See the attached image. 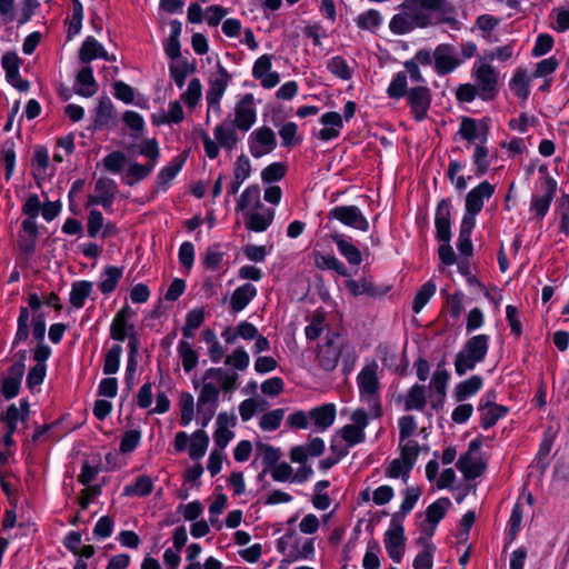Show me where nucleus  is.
I'll use <instances>...</instances> for the list:
<instances>
[{
  "instance_id": "obj_43",
  "label": "nucleus",
  "mask_w": 569,
  "mask_h": 569,
  "mask_svg": "<svg viewBox=\"0 0 569 569\" xmlns=\"http://www.w3.org/2000/svg\"><path fill=\"white\" fill-rule=\"evenodd\" d=\"M92 289L93 286L90 281L81 280L73 282L69 295L71 306L77 309L82 308Z\"/></svg>"
},
{
  "instance_id": "obj_1",
  "label": "nucleus",
  "mask_w": 569,
  "mask_h": 569,
  "mask_svg": "<svg viewBox=\"0 0 569 569\" xmlns=\"http://www.w3.org/2000/svg\"><path fill=\"white\" fill-rule=\"evenodd\" d=\"M239 376L224 368H209L204 371L200 382H193L198 390L197 413L206 427L214 416L220 390L231 392L238 387Z\"/></svg>"
},
{
  "instance_id": "obj_34",
  "label": "nucleus",
  "mask_w": 569,
  "mask_h": 569,
  "mask_svg": "<svg viewBox=\"0 0 569 569\" xmlns=\"http://www.w3.org/2000/svg\"><path fill=\"white\" fill-rule=\"evenodd\" d=\"M451 502L448 498H441L432 502L426 510V529L429 533H432L436 526L445 517Z\"/></svg>"
},
{
  "instance_id": "obj_24",
  "label": "nucleus",
  "mask_w": 569,
  "mask_h": 569,
  "mask_svg": "<svg viewBox=\"0 0 569 569\" xmlns=\"http://www.w3.org/2000/svg\"><path fill=\"white\" fill-rule=\"evenodd\" d=\"M323 451L325 441L316 437L305 445L292 447L289 456L292 462L305 463L309 458L321 456Z\"/></svg>"
},
{
  "instance_id": "obj_37",
  "label": "nucleus",
  "mask_w": 569,
  "mask_h": 569,
  "mask_svg": "<svg viewBox=\"0 0 569 569\" xmlns=\"http://www.w3.org/2000/svg\"><path fill=\"white\" fill-rule=\"evenodd\" d=\"M322 129L319 134L323 140L336 139L342 128V117L337 112H327L321 116Z\"/></svg>"
},
{
  "instance_id": "obj_25",
  "label": "nucleus",
  "mask_w": 569,
  "mask_h": 569,
  "mask_svg": "<svg viewBox=\"0 0 569 569\" xmlns=\"http://www.w3.org/2000/svg\"><path fill=\"white\" fill-rule=\"evenodd\" d=\"M337 416V408L333 403H325L309 411L310 423L318 430L325 431L330 428Z\"/></svg>"
},
{
  "instance_id": "obj_8",
  "label": "nucleus",
  "mask_w": 569,
  "mask_h": 569,
  "mask_svg": "<svg viewBox=\"0 0 569 569\" xmlns=\"http://www.w3.org/2000/svg\"><path fill=\"white\" fill-rule=\"evenodd\" d=\"M539 178L531 200V211L538 219H542L549 210L557 189V181L547 172L545 166L538 170Z\"/></svg>"
},
{
  "instance_id": "obj_19",
  "label": "nucleus",
  "mask_w": 569,
  "mask_h": 569,
  "mask_svg": "<svg viewBox=\"0 0 569 569\" xmlns=\"http://www.w3.org/2000/svg\"><path fill=\"white\" fill-rule=\"evenodd\" d=\"M234 124L242 131H248L257 119V110L254 107L253 96L244 94L234 108Z\"/></svg>"
},
{
  "instance_id": "obj_16",
  "label": "nucleus",
  "mask_w": 569,
  "mask_h": 569,
  "mask_svg": "<svg viewBox=\"0 0 569 569\" xmlns=\"http://www.w3.org/2000/svg\"><path fill=\"white\" fill-rule=\"evenodd\" d=\"M433 60L435 70L439 76L451 73L462 63L457 50L450 44L438 46L433 51Z\"/></svg>"
},
{
  "instance_id": "obj_7",
  "label": "nucleus",
  "mask_w": 569,
  "mask_h": 569,
  "mask_svg": "<svg viewBox=\"0 0 569 569\" xmlns=\"http://www.w3.org/2000/svg\"><path fill=\"white\" fill-rule=\"evenodd\" d=\"M399 448L408 451L420 452L426 446L428 438V427H419L417 419L412 415L402 416L398 420Z\"/></svg>"
},
{
  "instance_id": "obj_17",
  "label": "nucleus",
  "mask_w": 569,
  "mask_h": 569,
  "mask_svg": "<svg viewBox=\"0 0 569 569\" xmlns=\"http://www.w3.org/2000/svg\"><path fill=\"white\" fill-rule=\"evenodd\" d=\"M237 425L234 413L220 412L216 419V430L213 432L214 448L224 450L229 442L234 438L233 428Z\"/></svg>"
},
{
  "instance_id": "obj_35",
  "label": "nucleus",
  "mask_w": 569,
  "mask_h": 569,
  "mask_svg": "<svg viewBox=\"0 0 569 569\" xmlns=\"http://www.w3.org/2000/svg\"><path fill=\"white\" fill-rule=\"evenodd\" d=\"M187 154L182 153L172 161L161 169L157 177V189L158 190H167L170 182L176 178L178 172L181 170L184 161H186Z\"/></svg>"
},
{
  "instance_id": "obj_49",
  "label": "nucleus",
  "mask_w": 569,
  "mask_h": 569,
  "mask_svg": "<svg viewBox=\"0 0 569 569\" xmlns=\"http://www.w3.org/2000/svg\"><path fill=\"white\" fill-rule=\"evenodd\" d=\"M153 480L149 476H139L132 485L126 486L123 493L126 496L144 497L152 492Z\"/></svg>"
},
{
  "instance_id": "obj_48",
  "label": "nucleus",
  "mask_w": 569,
  "mask_h": 569,
  "mask_svg": "<svg viewBox=\"0 0 569 569\" xmlns=\"http://www.w3.org/2000/svg\"><path fill=\"white\" fill-rule=\"evenodd\" d=\"M177 351L186 372H189L197 367L198 353L190 342H188L187 340H181L178 343Z\"/></svg>"
},
{
  "instance_id": "obj_21",
  "label": "nucleus",
  "mask_w": 569,
  "mask_h": 569,
  "mask_svg": "<svg viewBox=\"0 0 569 569\" xmlns=\"http://www.w3.org/2000/svg\"><path fill=\"white\" fill-rule=\"evenodd\" d=\"M495 399V392L490 391L486 395V397L481 400L479 405V411L481 415V426L485 429H488L496 425L497 421L507 413V409L505 407L493 403Z\"/></svg>"
},
{
  "instance_id": "obj_11",
  "label": "nucleus",
  "mask_w": 569,
  "mask_h": 569,
  "mask_svg": "<svg viewBox=\"0 0 569 569\" xmlns=\"http://www.w3.org/2000/svg\"><path fill=\"white\" fill-rule=\"evenodd\" d=\"M140 153L149 158L150 161L147 164H140L129 160L122 177L123 182L128 186H132L148 177L153 170L159 157L157 144H146V147L140 150Z\"/></svg>"
},
{
  "instance_id": "obj_41",
  "label": "nucleus",
  "mask_w": 569,
  "mask_h": 569,
  "mask_svg": "<svg viewBox=\"0 0 569 569\" xmlns=\"http://www.w3.org/2000/svg\"><path fill=\"white\" fill-rule=\"evenodd\" d=\"M79 57L82 62H90L97 58L109 60L108 53L103 46L93 37H88L83 41Z\"/></svg>"
},
{
  "instance_id": "obj_31",
  "label": "nucleus",
  "mask_w": 569,
  "mask_h": 569,
  "mask_svg": "<svg viewBox=\"0 0 569 569\" xmlns=\"http://www.w3.org/2000/svg\"><path fill=\"white\" fill-rule=\"evenodd\" d=\"M196 61L178 59L169 63V74L174 84L181 89L186 84L188 76L196 71Z\"/></svg>"
},
{
  "instance_id": "obj_58",
  "label": "nucleus",
  "mask_w": 569,
  "mask_h": 569,
  "mask_svg": "<svg viewBox=\"0 0 569 569\" xmlns=\"http://www.w3.org/2000/svg\"><path fill=\"white\" fill-rule=\"evenodd\" d=\"M284 409L281 408L266 412L259 420V427L263 431L277 430L284 418Z\"/></svg>"
},
{
  "instance_id": "obj_54",
  "label": "nucleus",
  "mask_w": 569,
  "mask_h": 569,
  "mask_svg": "<svg viewBox=\"0 0 569 569\" xmlns=\"http://www.w3.org/2000/svg\"><path fill=\"white\" fill-rule=\"evenodd\" d=\"M128 162L129 159H127V157L119 151H114L108 154L102 160L104 169L114 174L121 173L123 171L126 172Z\"/></svg>"
},
{
  "instance_id": "obj_27",
  "label": "nucleus",
  "mask_w": 569,
  "mask_h": 569,
  "mask_svg": "<svg viewBox=\"0 0 569 569\" xmlns=\"http://www.w3.org/2000/svg\"><path fill=\"white\" fill-rule=\"evenodd\" d=\"M385 547L395 562H400L405 552V536L401 527H393L385 533Z\"/></svg>"
},
{
  "instance_id": "obj_28",
  "label": "nucleus",
  "mask_w": 569,
  "mask_h": 569,
  "mask_svg": "<svg viewBox=\"0 0 569 569\" xmlns=\"http://www.w3.org/2000/svg\"><path fill=\"white\" fill-rule=\"evenodd\" d=\"M230 82V74L227 69L218 64V71L209 81V89L206 94L207 104H211V100H221Z\"/></svg>"
},
{
  "instance_id": "obj_52",
  "label": "nucleus",
  "mask_w": 569,
  "mask_h": 569,
  "mask_svg": "<svg viewBox=\"0 0 569 569\" xmlns=\"http://www.w3.org/2000/svg\"><path fill=\"white\" fill-rule=\"evenodd\" d=\"M267 401L260 398H248L240 402L239 413L243 422L249 421L258 411L267 407Z\"/></svg>"
},
{
  "instance_id": "obj_15",
  "label": "nucleus",
  "mask_w": 569,
  "mask_h": 569,
  "mask_svg": "<svg viewBox=\"0 0 569 569\" xmlns=\"http://www.w3.org/2000/svg\"><path fill=\"white\" fill-rule=\"evenodd\" d=\"M495 192V186L483 181L471 189L466 197V213L463 218H470L476 222V216L481 211L485 200L491 198Z\"/></svg>"
},
{
  "instance_id": "obj_60",
  "label": "nucleus",
  "mask_w": 569,
  "mask_h": 569,
  "mask_svg": "<svg viewBox=\"0 0 569 569\" xmlns=\"http://www.w3.org/2000/svg\"><path fill=\"white\" fill-rule=\"evenodd\" d=\"M224 363L234 370L244 371L249 367L250 357L242 347H239L227 356Z\"/></svg>"
},
{
  "instance_id": "obj_39",
  "label": "nucleus",
  "mask_w": 569,
  "mask_h": 569,
  "mask_svg": "<svg viewBox=\"0 0 569 569\" xmlns=\"http://www.w3.org/2000/svg\"><path fill=\"white\" fill-rule=\"evenodd\" d=\"M210 439L208 433L200 429L190 436L188 455L191 460L199 461L207 452Z\"/></svg>"
},
{
  "instance_id": "obj_33",
  "label": "nucleus",
  "mask_w": 569,
  "mask_h": 569,
  "mask_svg": "<svg viewBox=\"0 0 569 569\" xmlns=\"http://www.w3.org/2000/svg\"><path fill=\"white\" fill-rule=\"evenodd\" d=\"M332 241L336 243L338 251L346 260L353 266H359L362 261L360 250L343 234L333 233Z\"/></svg>"
},
{
  "instance_id": "obj_32",
  "label": "nucleus",
  "mask_w": 569,
  "mask_h": 569,
  "mask_svg": "<svg viewBox=\"0 0 569 569\" xmlns=\"http://www.w3.org/2000/svg\"><path fill=\"white\" fill-rule=\"evenodd\" d=\"M132 315L129 307H123L117 312L110 326V335L113 340L123 341L127 338L128 330L132 329V326L129 325Z\"/></svg>"
},
{
  "instance_id": "obj_20",
  "label": "nucleus",
  "mask_w": 569,
  "mask_h": 569,
  "mask_svg": "<svg viewBox=\"0 0 569 569\" xmlns=\"http://www.w3.org/2000/svg\"><path fill=\"white\" fill-rule=\"evenodd\" d=\"M488 131L489 120L487 118H463L459 128L460 137L473 142H485L488 139Z\"/></svg>"
},
{
  "instance_id": "obj_10",
  "label": "nucleus",
  "mask_w": 569,
  "mask_h": 569,
  "mask_svg": "<svg viewBox=\"0 0 569 569\" xmlns=\"http://www.w3.org/2000/svg\"><path fill=\"white\" fill-rule=\"evenodd\" d=\"M471 77L475 80V86L479 90V97L482 99H490L493 97L498 84V72L496 69L486 61L479 58L475 61L471 69Z\"/></svg>"
},
{
  "instance_id": "obj_2",
  "label": "nucleus",
  "mask_w": 569,
  "mask_h": 569,
  "mask_svg": "<svg viewBox=\"0 0 569 569\" xmlns=\"http://www.w3.org/2000/svg\"><path fill=\"white\" fill-rule=\"evenodd\" d=\"M447 0H406L401 12L390 20L389 28L395 34H405L415 28H425L432 22L433 12H443Z\"/></svg>"
},
{
  "instance_id": "obj_47",
  "label": "nucleus",
  "mask_w": 569,
  "mask_h": 569,
  "mask_svg": "<svg viewBox=\"0 0 569 569\" xmlns=\"http://www.w3.org/2000/svg\"><path fill=\"white\" fill-rule=\"evenodd\" d=\"M114 113H113V103L110 98L102 97L99 100L96 114H94V123L98 127H104L113 122Z\"/></svg>"
},
{
  "instance_id": "obj_4",
  "label": "nucleus",
  "mask_w": 569,
  "mask_h": 569,
  "mask_svg": "<svg viewBox=\"0 0 569 569\" xmlns=\"http://www.w3.org/2000/svg\"><path fill=\"white\" fill-rule=\"evenodd\" d=\"M373 418L370 410L356 408L348 415V422L336 430L331 443L333 451H339L340 457H345L350 448H353L366 441V429L370 419Z\"/></svg>"
},
{
  "instance_id": "obj_9",
  "label": "nucleus",
  "mask_w": 569,
  "mask_h": 569,
  "mask_svg": "<svg viewBox=\"0 0 569 569\" xmlns=\"http://www.w3.org/2000/svg\"><path fill=\"white\" fill-rule=\"evenodd\" d=\"M349 350V343L340 333L330 332L326 336L323 342L319 345L317 361L319 366L327 370H333L343 352Z\"/></svg>"
},
{
  "instance_id": "obj_62",
  "label": "nucleus",
  "mask_w": 569,
  "mask_h": 569,
  "mask_svg": "<svg viewBox=\"0 0 569 569\" xmlns=\"http://www.w3.org/2000/svg\"><path fill=\"white\" fill-rule=\"evenodd\" d=\"M436 292V284L432 281L426 282L417 292L415 299L412 309L416 313L420 312L422 308L427 305L429 299L435 295Z\"/></svg>"
},
{
  "instance_id": "obj_44",
  "label": "nucleus",
  "mask_w": 569,
  "mask_h": 569,
  "mask_svg": "<svg viewBox=\"0 0 569 569\" xmlns=\"http://www.w3.org/2000/svg\"><path fill=\"white\" fill-rule=\"evenodd\" d=\"M475 226L476 222L471 221V217L462 218L457 247L458 250L465 256H470L472 253L473 247L470 236Z\"/></svg>"
},
{
  "instance_id": "obj_5",
  "label": "nucleus",
  "mask_w": 569,
  "mask_h": 569,
  "mask_svg": "<svg viewBox=\"0 0 569 569\" xmlns=\"http://www.w3.org/2000/svg\"><path fill=\"white\" fill-rule=\"evenodd\" d=\"M379 365L376 360L368 361L357 376L360 401L369 407L373 418L382 413L380 405Z\"/></svg>"
},
{
  "instance_id": "obj_6",
  "label": "nucleus",
  "mask_w": 569,
  "mask_h": 569,
  "mask_svg": "<svg viewBox=\"0 0 569 569\" xmlns=\"http://www.w3.org/2000/svg\"><path fill=\"white\" fill-rule=\"evenodd\" d=\"M490 337L488 335H476L469 338L455 357V371L463 376L485 361L489 350Z\"/></svg>"
},
{
  "instance_id": "obj_53",
  "label": "nucleus",
  "mask_w": 569,
  "mask_h": 569,
  "mask_svg": "<svg viewBox=\"0 0 569 569\" xmlns=\"http://www.w3.org/2000/svg\"><path fill=\"white\" fill-rule=\"evenodd\" d=\"M493 157V153L485 144H477L473 151V162L477 167L478 176H482L488 171Z\"/></svg>"
},
{
  "instance_id": "obj_59",
  "label": "nucleus",
  "mask_w": 569,
  "mask_h": 569,
  "mask_svg": "<svg viewBox=\"0 0 569 569\" xmlns=\"http://www.w3.org/2000/svg\"><path fill=\"white\" fill-rule=\"evenodd\" d=\"M202 84L198 78L189 81L187 90L181 94V99L189 108H193L201 100Z\"/></svg>"
},
{
  "instance_id": "obj_38",
  "label": "nucleus",
  "mask_w": 569,
  "mask_h": 569,
  "mask_svg": "<svg viewBox=\"0 0 569 569\" xmlns=\"http://www.w3.org/2000/svg\"><path fill=\"white\" fill-rule=\"evenodd\" d=\"M256 295L257 289L251 283H244L238 287L233 291L230 300L232 311L239 312L243 310L249 305V302L256 297Z\"/></svg>"
},
{
  "instance_id": "obj_61",
  "label": "nucleus",
  "mask_w": 569,
  "mask_h": 569,
  "mask_svg": "<svg viewBox=\"0 0 569 569\" xmlns=\"http://www.w3.org/2000/svg\"><path fill=\"white\" fill-rule=\"evenodd\" d=\"M126 127L131 131L136 139L140 138L144 128L143 118L136 111H126L122 118Z\"/></svg>"
},
{
  "instance_id": "obj_57",
  "label": "nucleus",
  "mask_w": 569,
  "mask_h": 569,
  "mask_svg": "<svg viewBox=\"0 0 569 569\" xmlns=\"http://www.w3.org/2000/svg\"><path fill=\"white\" fill-rule=\"evenodd\" d=\"M326 327L325 312L320 310L315 311L310 317L309 325L305 329L307 338L310 340L318 338Z\"/></svg>"
},
{
  "instance_id": "obj_55",
  "label": "nucleus",
  "mask_w": 569,
  "mask_h": 569,
  "mask_svg": "<svg viewBox=\"0 0 569 569\" xmlns=\"http://www.w3.org/2000/svg\"><path fill=\"white\" fill-rule=\"evenodd\" d=\"M121 276H122V272L119 268L108 267L101 274V281L99 284V289L101 290V292L102 293L112 292L116 289Z\"/></svg>"
},
{
  "instance_id": "obj_56",
  "label": "nucleus",
  "mask_w": 569,
  "mask_h": 569,
  "mask_svg": "<svg viewBox=\"0 0 569 569\" xmlns=\"http://www.w3.org/2000/svg\"><path fill=\"white\" fill-rule=\"evenodd\" d=\"M356 23L360 29L376 31L382 23V17L379 11L370 9L359 14Z\"/></svg>"
},
{
  "instance_id": "obj_13",
  "label": "nucleus",
  "mask_w": 569,
  "mask_h": 569,
  "mask_svg": "<svg viewBox=\"0 0 569 569\" xmlns=\"http://www.w3.org/2000/svg\"><path fill=\"white\" fill-rule=\"evenodd\" d=\"M117 193V182L108 177H100L94 183L92 193L88 196L87 207L100 204L106 210H109L113 204Z\"/></svg>"
},
{
  "instance_id": "obj_30",
  "label": "nucleus",
  "mask_w": 569,
  "mask_h": 569,
  "mask_svg": "<svg viewBox=\"0 0 569 569\" xmlns=\"http://www.w3.org/2000/svg\"><path fill=\"white\" fill-rule=\"evenodd\" d=\"M23 372L24 365L22 362L10 368V375L2 380L1 385V392L6 399H12L19 393Z\"/></svg>"
},
{
  "instance_id": "obj_26",
  "label": "nucleus",
  "mask_w": 569,
  "mask_h": 569,
  "mask_svg": "<svg viewBox=\"0 0 569 569\" xmlns=\"http://www.w3.org/2000/svg\"><path fill=\"white\" fill-rule=\"evenodd\" d=\"M449 380V372L445 368H437L430 381V405L433 409H438L446 396Z\"/></svg>"
},
{
  "instance_id": "obj_3",
  "label": "nucleus",
  "mask_w": 569,
  "mask_h": 569,
  "mask_svg": "<svg viewBox=\"0 0 569 569\" xmlns=\"http://www.w3.org/2000/svg\"><path fill=\"white\" fill-rule=\"evenodd\" d=\"M236 211L243 217L246 228L253 232L266 231L274 220V210L262 203L258 184H250L240 193Z\"/></svg>"
},
{
  "instance_id": "obj_46",
  "label": "nucleus",
  "mask_w": 569,
  "mask_h": 569,
  "mask_svg": "<svg viewBox=\"0 0 569 569\" xmlns=\"http://www.w3.org/2000/svg\"><path fill=\"white\" fill-rule=\"evenodd\" d=\"M327 69L337 78L348 81L353 76V68L341 56H335L327 61Z\"/></svg>"
},
{
  "instance_id": "obj_12",
  "label": "nucleus",
  "mask_w": 569,
  "mask_h": 569,
  "mask_svg": "<svg viewBox=\"0 0 569 569\" xmlns=\"http://www.w3.org/2000/svg\"><path fill=\"white\" fill-rule=\"evenodd\" d=\"M457 468L466 479H475L482 475L486 469V461L479 451V446L475 441L470 442L467 452L460 456L457 461Z\"/></svg>"
},
{
  "instance_id": "obj_63",
  "label": "nucleus",
  "mask_w": 569,
  "mask_h": 569,
  "mask_svg": "<svg viewBox=\"0 0 569 569\" xmlns=\"http://www.w3.org/2000/svg\"><path fill=\"white\" fill-rule=\"evenodd\" d=\"M407 90V76L405 72H398L391 79L387 93L390 98L399 99L405 96Z\"/></svg>"
},
{
  "instance_id": "obj_42",
  "label": "nucleus",
  "mask_w": 569,
  "mask_h": 569,
  "mask_svg": "<svg viewBox=\"0 0 569 569\" xmlns=\"http://www.w3.org/2000/svg\"><path fill=\"white\" fill-rule=\"evenodd\" d=\"M76 87L77 92L83 97H91L97 92L98 86L91 67H84L78 72Z\"/></svg>"
},
{
  "instance_id": "obj_23",
  "label": "nucleus",
  "mask_w": 569,
  "mask_h": 569,
  "mask_svg": "<svg viewBox=\"0 0 569 569\" xmlns=\"http://www.w3.org/2000/svg\"><path fill=\"white\" fill-rule=\"evenodd\" d=\"M430 91L426 86H418L409 90L408 101L417 120H423L430 106Z\"/></svg>"
},
{
  "instance_id": "obj_36",
  "label": "nucleus",
  "mask_w": 569,
  "mask_h": 569,
  "mask_svg": "<svg viewBox=\"0 0 569 569\" xmlns=\"http://www.w3.org/2000/svg\"><path fill=\"white\" fill-rule=\"evenodd\" d=\"M401 401L403 403V408L407 411L410 410H422L427 403L426 397V388L422 385H413L405 396H402Z\"/></svg>"
},
{
  "instance_id": "obj_45",
  "label": "nucleus",
  "mask_w": 569,
  "mask_h": 569,
  "mask_svg": "<svg viewBox=\"0 0 569 569\" xmlns=\"http://www.w3.org/2000/svg\"><path fill=\"white\" fill-rule=\"evenodd\" d=\"M532 78L526 70H517L509 82L510 90L520 99L526 100L530 92L529 84Z\"/></svg>"
},
{
  "instance_id": "obj_50",
  "label": "nucleus",
  "mask_w": 569,
  "mask_h": 569,
  "mask_svg": "<svg viewBox=\"0 0 569 569\" xmlns=\"http://www.w3.org/2000/svg\"><path fill=\"white\" fill-rule=\"evenodd\" d=\"M194 398L190 392H181L179 396L180 425L187 427L194 418Z\"/></svg>"
},
{
  "instance_id": "obj_18",
  "label": "nucleus",
  "mask_w": 569,
  "mask_h": 569,
  "mask_svg": "<svg viewBox=\"0 0 569 569\" xmlns=\"http://www.w3.org/2000/svg\"><path fill=\"white\" fill-rule=\"evenodd\" d=\"M400 449V456L393 459L386 468V476L390 479L401 478L403 482H407L410 471L413 468L418 452L408 451L403 448Z\"/></svg>"
},
{
  "instance_id": "obj_22",
  "label": "nucleus",
  "mask_w": 569,
  "mask_h": 569,
  "mask_svg": "<svg viewBox=\"0 0 569 569\" xmlns=\"http://www.w3.org/2000/svg\"><path fill=\"white\" fill-rule=\"evenodd\" d=\"M30 415V405L26 399H21L18 405H10L6 411L0 415V421H2L6 428H10V431L18 430V423H26Z\"/></svg>"
},
{
  "instance_id": "obj_29",
  "label": "nucleus",
  "mask_w": 569,
  "mask_h": 569,
  "mask_svg": "<svg viewBox=\"0 0 569 569\" xmlns=\"http://www.w3.org/2000/svg\"><path fill=\"white\" fill-rule=\"evenodd\" d=\"M437 237L442 242H450V207L446 200L438 203L435 218Z\"/></svg>"
},
{
  "instance_id": "obj_51",
  "label": "nucleus",
  "mask_w": 569,
  "mask_h": 569,
  "mask_svg": "<svg viewBox=\"0 0 569 569\" xmlns=\"http://www.w3.org/2000/svg\"><path fill=\"white\" fill-rule=\"evenodd\" d=\"M204 321V310L202 308H197L190 310L186 316V323L182 328V335L186 339H191L194 336V331L203 323Z\"/></svg>"
},
{
  "instance_id": "obj_14",
  "label": "nucleus",
  "mask_w": 569,
  "mask_h": 569,
  "mask_svg": "<svg viewBox=\"0 0 569 569\" xmlns=\"http://www.w3.org/2000/svg\"><path fill=\"white\" fill-rule=\"evenodd\" d=\"M329 219H336L342 224L360 230L368 231L369 222L356 206H338L331 209L328 213Z\"/></svg>"
},
{
  "instance_id": "obj_40",
  "label": "nucleus",
  "mask_w": 569,
  "mask_h": 569,
  "mask_svg": "<svg viewBox=\"0 0 569 569\" xmlns=\"http://www.w3.org/2000/svg\"><path fill=\"white\" fill-rule=\"evenodd\" d=\"M483 381L480 376H471L455 387L452 396L456 401L461 402L476 395L481 389Z\"/></svg>"
},
{
  "instance_id": "obj_64",
  "label": "nucleus",
  "mask_w": 569,
  "mask_h": 569,
  "mask_svg": "<svg viewBox=\"0 0 569 569\" xmlns=\"http://www.w3.org/2000/svg\"><path fill=\"white\" fill-rule=\"evenodd\" d=\"M380 548L377 541L368 542L366 553L363 556L362 566L365 569H378L380 567L379 553Z\"/></svg>"
}]
</instances>
